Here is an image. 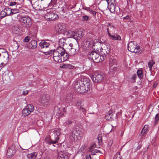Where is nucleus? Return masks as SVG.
Returning a JSON list of instances; mask_svg holds the SVG:
<instances>
[{
    "instance_id": "nucleus-1",
    "label": "nucleus",
    "mask_w": 159,
    "mask_h": 159,
    "mask_svg": "<svg viewBox=\"0 0 159 159\" xmlns=\"http://www.w3.org/2000/svg\"><path fill=\"white\" fill-rule=\"evenodd\" d=\"M75 89L77 92L83 93L86 92L90 89L91 85L89 79H84L80 82H76L74 85Z\"/></svg>"
},
{
    "instance_id": "nucleus-2",
    "label": "nucleus",
    "mask_w": 159,
    "mask_h": 159,
    "mask_svg": "<svg viewBox=\"0 0 159 159\" xmlns=\"http://www.w3.org/2000/svg\"><path fill=\"white\" fill-rule=\"evenodd\" d=\"M61 133V131L59 129L54 130L53 132V134L51 136L46 138L45 141L46 143L49 144H52L58 143L59 140L58 137Z\"/></svg>"
},
{
    "instance_id": "nucleus-3",
    "label": "nucleus",
    "mask_w": 159,
    "mask_h": 159,
    "mask_svg": "<svg viewBox=\"0 0 159 159\" xmlns=\"http://www.w3.org/2000/svg\"><path fill=\"white\" fill-rule=\"evenodd\" d=\"M44 12L45 14L44 18L47 20H57L59 18L58 15L54 12V11L52 9H48Z\"/></svg>"
},
{
    "instance_id": "nucleus-4",
    "label": "nucleus",
    "mask_w": 159,
    "mask_h": 159,
    "mask_svg": "<svg viewBox=\"0 0 159 159\" xmlns=\"http://www.w3.org/2000/svg\"><path fill=\"white\" fill-rule=\"evenodd\" d=\"M128 50L132 52L141 54L142 52L140 47L137 45L136 43L134 41L130 42L128 44Z\"/></svg>"
},
{
    "instance_id": "nucleus-5",
    "label": "nucleus",
    "mask_w": 159,
    "mask_h": 159,
    "mask_svg": "<svg viewBox=\"0 0 159 159\" xmlns=\"http://www.w3.org/2000/svg\"><path fill=\"white\" fill-rule=\"evenodd\" d=\"M89 58L91 59L95 63H98L104 60V57L103 56L100 55L95 52H92L88 55Z\"/></svg>"
},
{
    "instance_id": "nucleus-6",
    "label": "nucleus",
    "mask_w": 159,
    "mask_h": 159,
    "mask_svg": "<svg viewBox=\"0 0 159 159\" xmlns=\"http://www.w3.org/2000/svg\"><path fill=\"white\" fill-rule=\"evenodd\" d=\"M22 25L25 27L29 28L32 25L31 20L28 16L22 17L20 20Z\"/></svg>"
},
{
    "instance_id": "nucleus-7",
    "label": "nucleus",
    "mask_w": 159,
    "mask_h": 159,
    "mask_svg": "<svg viewBox=\"0 0 159 159\" xmlns=\"http://www.w3.org/2000/svg\"><path fill=\"white\" fill-rule=\"evenodd\" d=\"M61 47L53 51V57L54 60L56 62H61L62 57L61 56Z\"/></svg>"
},
{
    "instance_id": "nucleus-8",
    "label": "nucleus",
    "mask_w": 159,
    "mask_h": 159,
    "mask_svg": "<svg viewBox=\"0 0 159 159\" xmlns=\"http://www.w3.org/2000/svg\"><path fill=\"white\" fill-rule=\"evenodd\" d=\"M109 26H111V27H112L113 26H111L110 24H108L107 26V30L108 36L112 40H113L117 41V43H119V42L121 41L122 40L121 36L115 33L111 34L109 32V29L108 27Z\"/></svg>"
},
{
    "instance_id": "nucleus-9",
    "label": "nucleus",
    "mask_w": 159,
    "mask_h": 159,
    "mask_svg": "<svg viewBox=\"0 0 159 159\" xmlns=\"http://www.w3.org/2000/svg\"><path fill=\"white\" fill-rule=\"evenodd\" d=\"M34 110V107L33 105L31 104L28 105L22 110V115L24 116H27L32 112Z\"/></svg>"
},
{
    "instance_id": "nucleus-10",
    "label": "nucleus",
    "mask_w": 159,
    "mask_h": 159,
    "mask_svg": "<svg viewBox=\"0 0 159 159\" xmlns=\"http://www.w3.org/2000/svg\"><path fill=\"white\" fill-rule=\"evenodd\" d=\"M104 77L102 73L95 72L92 76L91 78L94 82L98 83L101 82L103 80Z\"/></svg>"
},
{
    "instance_id": "nucleus-11",
    "label": "nucleus",
    "mask_w": 159,
    "mask_h": 159,
    "mask_svg": "<svg viewBox=\"0 0 159 159\" xmlns=\"http://www.w3.org/2000/svg\"><path fill=\"white\" fill-rule=\"evenodd\" d=\"M39 102L44 106H47L50 102V100L47 95H41L39 100Z\"/></svg>"
},
{
    "instance_id": "nucleus-12",
    "label": "nucleus",
    "mask_w": 159,
    "mask_h": 159,
    "mask_svg": "<svg viewBox=\"0 0 159 159\" xmlns=\"http://www.w3.org/2000/svg\"><path fill=\"white\" fill-rule=\"evenodd\" d=\"M66 25L65 24H57L55 27V30L57 33L58 34H64L66 30Z\"/></svg>"
},
{
    "instance_id": "nucleus-13",
    "label": "nucleus",
    "mask_w": 159,
    "mask_h": 159,
    "mask_svg": "<svg viewBox=\"0 0 159 159\" xmlns=\"http://www.w3.org/2000/svg\"><path fill=\"white\" fill-rule=\"evenodd\" d=\"M71 139L73 140H80L81 138L80 132L76 130H73L71 133Z\"/></svg>"
},
{
    "instance_id": "nucleus-14",
    "label": "nucleus",
    "mask_w": 159,
    "mask_h": 159,
    "mask_svg": "<svg viewBox=\"0 0 159 159\" xmlns=\"http://www.w3.org/2000/svg\"><path fill=\"white\" fill-rule=\"evenodd\" d=\"M0 15L2 17L11 15V9L9 8H6L1 11Z\"/></svg>"
},
{
    "instance_id": "nucleus-15",
    "label": "nucleus",
    "mask_w": 159,
    "mask_h": 159,
    "mask_svg": "<svg viewBox=\"0 0 159 159\" xmlns=\"http://www.w3.org/2000/svg\"><path fill=\"white\" fill-rule=\"evenodd\" d=\"M16 152V150L14 146H12L11 147H9L7 152V156L9 157H12Z\"/></svg>"
},
{
    "instance_id": "nucleus-16",
    "label": "nucleus",
    "mask_w": 159,
    "mask_h": 159,
    "mask_svg": "<svg viewBox=\"0 0 159 159\" xmlns=\"http://www.w3.org/2000/svg\"><path fill=\"white\" fill-rule=\"evenodd\" d=\"M61 56L62 57L61 62L64 61H66L69 57L68 54L65 52V50L62 48H61Z\"/></svg>"
},
{
    "instance_id": "nucleus-17",
    "label": "nucleus",
    "mask_w": 159,
    "mask_h": 159,
    "mask_svg": "<svg viewBox=\"0 0 159 159\" xmlns=\"http://www.w3.org/2000/svg\"><path fill=\"white\" fill-rule=\"evenodd\" d=\"M57 159H69V157L66 153L60 151L58 153Z\"/></svg>"
},
{
    "instance_id": "nucleus-18",
    "label": "nucleus",
    "mask_w": 159,
    "mask_h": 159,
    "mask_svg": "<svg viewBox=\"0 0 159 159\" xmlns=\"http://www.w3.org/2000/svg\"><path fill=\"white\" fill-rule=\"evenodd\" d=\"M75 32L74 31H67L66 30L64 35L66 36L68 38H72L75 39Z\"/></svg>"
},
{
    "instance_id": "nucleus-19",
    "label": "nucleus",
    "mask_w": 159,
    "mask_h": 159,
    "mask_svg": "<svg viewBox=\"0 0 159 159\" xmlns=\"http://www.w3.org/2000/svg\"><path fill=\"white\" fill-rule=\"evenodd\" d=\"M37 43L36 41L32 40L29 43L28 47L29 48L34 49L37 47Z\"/></svg>"
},
{
    "instance_id": "nucleus-20",
    "label": "nucleus",
    "mask_w": 159,
    "mask_h": 159,
    "mask_svg": "<svg viewBox=\"0 0 159 159\" xmlns=\"http://www.w3.org/2000/svg\"><path fill=\"white\" fill-rule=\"evenodd\" d=\"M2 61L5 63V64L7 63L9 60V56L8 52L4 53L2 54Z\"/></svg>"
},
{
    "instance_id": "nucleus-21",
    "label": "nucleus",
    "mask_w": 159,
    "mask_h": 159,
    "mask_svg": "<svg viewBox=\"0 0 159 159\" xmlns=\"http://www.w3.org/2000/svg\"><path fill=\"white\" fill-rule=\"evenodd\" d=\"M83 31L82 30H80L75 32V38L74 39H80L83 37Z\"/></svg>"
},
{
    "instance_id": "nucleus-22",
    "label": "nucleus",
    "mask_w": 159,
    "mask_h": 159,
    "mask_svg": "<svg viewBox=\"0 0 159 159\" xmlns=\"http://www.w3.org/2000/svg\"><path fill=\"white\" fill-rule=\"evenodd\" d=\"M12 33L15 34H19L20 32V30L17 25L13 26L12 27Z\"/></svg>"
},
{
    "instance_id": "nucleus-23",
    "label": "nucleus",
    "mask_w": 159,
    "mask_h": 159,
    "mask_svg": "<svg viewBox=\"0 0 159 159\" xmlns=\"http://www.w3.org/2000/svg\"><path fill=\"white\" fill-rule=\"evenodd\" d=\"M108 7L111 12L114 13L115 11V2L108 5Z\"/></svg>"
},
{
    "instance_id": "nucleus-24",
    "label": "nucleus",
    "mask_w": 159,
    "mask_h": 159,
    "mask_svg": "<svg viewBox=\"0 0 159 159\" xmlns=\"http://www.w3.org/2000/svg\"><path fill=\"white\" fill-rule=\"evenodd\" d=\"M37 152H34L27 154V157L29 159H35L37 155Z\"/></svg>"
},
{
    "instance_id": "nucleus-25",
    "label": "nucleus",
    "mask_w": 159,
    "mask_h": 159,
    "mask_svg": "<svg viewBox=\"0 0 159 159\" xmlns=\"http://www.w3.org/2000/svg\"><path fill=\"white\" fill-rule=\"evenodd\" d=\"M39 45L41 48H47L48 47L49 45V43H47L44 41H42L39 44Z\"/></svg>"
},
{
    "instance_id": "nucleus-26",
    "label": "nucleus",
    "mask_w": 159,
    "mask_h": 159,
    "mask_svg": "<svg viewBox=\"0 0 159 159\" xmlns=\"http://www.w3.org/2000/svg\"><path fill=\"white\" fill-rule=\"evenodd\" d=\"M83 9L87 11H89L93 16H95L96 15V12L93 11L92 8L90 7H84Z\"/></svg>"
},
{
    "instance_id": "nucleus-27",
    "label": "nucleus",
    "mask_w": 159,
    "mask_h": 159,
    "mask_svg": "<svg viewBox=\"0 0 159 159\" xmlns=\"http://www.w3.org/2000/svg\"><path fill=\"white\" fill-rule=\"evenodd\" d=\"M116 65H109V70L110 73L111 74L113 73L116 70Z\"/></svg>"
},
{
    "instance_id": "nucleus-28",
    "label": "nucleus",
    "mask_w": 159,
    "mask_h": 159,
    "mask_svg": "<svg viewBox=\"0 0 159 159\" xmlns=\"http://www.w3.org/2000/svg\"><path fill=\"white\" fill-rule=\"evenodd\" d=\"M116 59L112 57L109 60V65H116Z\"/></svg>"
},
{
    "instance_id": "nucleus-29",
    "label": "nucleus",
    "mask_w": 159,
    "mask_h": 159,
    "mask_svg": "<svg viewBox=\"0 0 159 159\" xmlns=\"http://www.w3.org/2000/svg\"><path fill=\"white\" fill-rule=\"evenodd\" d=\"M155 61L153 60H150L148 63V66L150 70L152 69L153 65L155 64Z\"/></svg>"
},
{
    "instance_id": "nucleus-30",
    "label": "nucleus",
    "mask_w": 159,
    "mask_h": 159,
    "mask_svg": "<svg viewBox=\"0 0 159 159\" xmlns=\"http://www.w3.org/2000/svg\"><path fill=\"white\" fill-rule=\"evenodd\" d=\"M66 41V39L63 38H62L60 39L59 41V45L61 46H64V44H65Z\"/></svg>"
},
{
    "instance_id": "nucleus-31",
    "label": "nucleus",
    "mask_w": 159,
    "mask_h": 159,
    "mask_svg": "<svg viewBox=\"0 0 159 159\" xmlns=\"http://www.w3.org/2000/svg\"><path fill=\"white\" fill-rule=\"evenodd\" d=\"M73 99L72 95L71 94H69L67 95L66 97V100L68 102H70Z\"/></svg>"
},
{
    "instance_id": "nucleus-32",
    "label": "nucleus",
    "mask_w": 159,
    "mask_h": 159,
    "mask_svg": "<svg viewBox=\"0 0 159 159\" xmlns=\"http://www.w3.org/2000/svg\"><path fill=\"white\" fill-rule=\"evenodd\" d=\"M113 116V114H112V112L110 111L108 112L107 115L106 116V119L109 120V119H108L109 117H110V118H112Z\"/></svg>"
},
{
    "instance_id": "nucleus-33",
    "label": "nucleus",
    "mask_w": 159,
    "mask_h": 159,
    "mask_svg": "<svg viewBox=\"0 0 159 159\" xmlns=\"http://www.w3.org/2000/svg\"><path fill=\"white\" fill-rule=\"evenodd\" d=\"M137 74L139 78H142L143 76L142 71L141 70H138L137 71Z\"/></svg>"
},
{
    "instance_id": "nucleus-34",
    "label": "nucleus",
    "mask_w": 159,
    "mask_h": 159,
    "mask_svg": "<svg viewBox=\"0 0 159 159\" xmlns=\"http://www.w3.org/2000/svg\"><path fill=\"white\" fill-rule=\"evenodd\" d=\"M72 123V121L69 120H68L66 121L64 123V125L65 126H67L70 124H71Z\"/></svg>"
},
{
    "instance_id": "nucleus-35",
    "label": "nucleus",
    "mask_w": 159,
    "mask_h": 159,
    "mask_svg": "<svg viewBox=\"0 0 159 159\" xmlns=\"http://www.w3.org/2000/svg\"><path fill=\"white\" fill-rule=\"evenodd\" d=\"M148 126L147 125H145L144 126L143 128L142 129V130L144 133H145L146 134H147V131L148 129Z\"/></svg>"
},
{
    "instance_id": "nucleus-36",
    "label": "nucleus",
    "mask_w": 159,
    "mask_h": 159,
    "mask_svg": "<svg viewBox=\"0 0 159 159\" xmlns=\"http://www.w3.org/2000/svg\"><path fill=\"white\" fill-rule=\"evenodd\" d=\"M82 18V20L84 21H87L89 19V16L85 15H84Z\"/></svg>"
},
{
    "instance_id": "nucleus-37",
    "label": "nucleus",
    "mask_w": 159,
    "mask_h": 159,
    "mask_svg": "<svg viewBox=\"0 0 159 159\" xmlns=\"http://www.w3.org/2000/svg\"><path fill=\"white\" fill-rule=\"evenodd\" d=\"M34 7V8H37V9H40V6H39L38 4V2H34V3L33 4Z\"/></svg>"
},
{
    "instance_id": "nucleus-38",
    "label": "nucleus",
    "mask_w": 159,
    "mask_h": 159,
    "mask_svg": "<svg viewBox=\"0 0 159 159\" xmlns=\"http://www.w3.org/2000/svg\"><path fill=\"white\" fill-rule=\"evenodd\" d=\"M19 12L18 9H11V15L17 13Z\"/></svg>"
},
{
    "instance_id": "nucleus-39",
    "label": "nucleus",
    "mask_w": 159,
    "mask_h": 159,
    "mask_svg": "<svg viewBox=\"0 0 159 159\" xmlns=\"http://www.w3.org/2000/svg\"><path fill=\"white\" fill-rule=\"evenodd\" d=\"M30 39V38L28 36H26L23 39V42H29Z\"/></svg>"
},
{
    "instance_id": "nucleus-40",
    "label": "nucleus",
    "mask_w": 159,
    "mask_h": 159,
    "mask_svg": "<svg viewBox=\"0 0 159 159\" xmlns=\"http://www.w3.org/2000/svg\"><path fill=\"white\" fill-rule=\"evenodd\" d=\"M43 124V122L42 120H39L37 122V125L38 126H42Z\"/></svg>"
},
{
    "instance_id": "nucleus-41",
    "label": "nucleus",
    "mask_w": 159,
    "mask_h": 159,
    "mask_svg": "<svg viewBox=\"0 0 159 159\" xmlns=\"http://www.w3.org/2000/svg\"><path fill=\"white\" fill-rule=\"evenodd\" d=\"M91 151L92 152V154L93 155H94L96 154V153L99 152V150L97 149L92 150Z\"/></svg>"
},
{
    "instance_id": "nucleus-42",
    "label": "nucleus",
    "mask_w": 159,
    "mask_h": 159,
    "mask_svg": "<svg viewBox=\"0 0 159 159\" xmlns=\"http://www.w3.org/2000/svg\"><path fill=\"white\" fill-rule=\"evenodd\" d=\"M53 51H48L46 52H44L43 53L46 55L50 54L53 53Z\"/></svg>"
},
{
    "instance_id": "nucleus-43",
    "label": "nucleus",
    "mask_w": 159,
    "mask_h": 159,
    "mask_svg": "<svg viewBox=\"0 0 159 159\" xmlns=\"http://www.w3.org/2000/svg\"><path fill=\"white\" fill-rule=\"evenodd\" d=\"M155 120L156 121L159 120V114H157L156 115L155 117Z\"/></svg>"
},
{
    "instance_id": "nucleus-44",
    "label": "nucleus",
    "mask_w": 159,
    "mask_h": 159,
    "mask_svg": "<svg viewBox=\"0 0 159 159\" xmlns=\"http://www.w3.org/2000/svg\"><path fill=\"white\" fill-rule=\"evenodd\" d=\"M0 49L1 50V52L2 53L4 54V53L8 52L5 49L0 48Z\"/></svg>"
},
{
    "instance_id": "nucleus-45",
    "label": "nucleus",
    "mask_w": 159,
    "mask_h": 159,
    "mask_svg": "<svg viewBox=\"0 0 159 159\" xmlns=\"http://www.w3.org/2000/svg\"><path fill=\"white\" fill-rule=\"evenodd\" d=\"M103 50V52H106V53L107 54H108L110 52V49H108V48H107V50H106V49H104Z\"/></svg>"
},
{
    "instance_id": "nucleus-46",
    "label": "nucleus",
    "mask_w": 159,
    "mask_h": 159,
    "mask_svg": "<svg viewBox=\"0 0 159 159\" xmlns=\"http://www.w3.org/2000/svg\"><path fill=\"white\" fill-rule=\"evenodd\" d=\"M137 78V76L136 75H133L132 77V79L133 80H134Z\"/></svg>"
},
{
    "instance_id": "nucleus-47",
    "label": "nucleus",
    "mask_w": 159,
    "mask_h": 159,
    "mask_svg": "<svg viewBox=\"0 0 159 159\" xmlns=\"http://www.w3.org/2000/svg\"><path fill=\"white\" fill-rule=\"evenodd\" d=\"M95 145L94 144H93V145H91L90 147V148H89V151H91L92 150L93 148H94L95 147Z\"/></svg>"
},
{
    "instance_id": "nucleus-48",
    "label": "nucleus",
    "mask_w": 159,
    "mask_h": 159,
    "mask_svg": "<svg viewBox=\"0 0 159 159\" xmlns=\"http://www.w3.org/2000/svg\"><path fill=\"white\" fill-rule=\"evenodd\" d=\"M141 147V145H139L136 148V150L137 151L140 149Z\"/></svg>"
},
{
    "instance_id": "nucleus-49",
    "label": "nucleus",
    "mask_w": 159,
    "mask_h": 159,
    "mask_svg": "<svg viewBox=\"0 0 159 159\" xmlns=\"http://www.w3.org/2000/svg\"><path fill=\"white\" fill-rule=\"evenodd\" d=\"M16 4V2H12L10 3V5L11 6H13L15 5Z\"/></svg>"
},
{
    "instance_id": "nucleus-50",
    "label": "nucleus",
    "mask_w": 159,
    "mask_h": 159,
    "mask_svg": "<svg viewBox=\"0 0 159 159\" xmlns=\"http://www.w3.org/2000/svg\"><path fill=\"white\" fill-rule=\"evenodd\" d=\"M146 134L145 133H144V132H143V131L142 130L141 131L140 134V136H143V135H144L145 134Z\"/></svg>"
},
{
    "instance_id": "nucleus-51",
    "label": "nucleus",
    "mask_w": 159,
    "mask_h": 159,
    "mask_svg": "<svg viewBox=\"0 0 159 159\" xmlns=\"http://www.w3.org/2000/svg\"><path fill=\"white\" fill-rule=\"evenodd\" d=\"M28 93V91L27 90H26V91H24L23 92V94L24 95H26Z\"/></svg>"
},
{
    "instance_id": "nucleus-52",
    "label": "nucleus",
    "mask_w": 159,
    "mask_h": 159,
    "mask_svg": "<svg viewBox=\"0 0 159 159\" xmlns=\"http://www.w3.org/2000/svg\"><path fill=\"white\" fill-rule=\"evenodd\" d=\"M129 18V16L128 15H127L126 16L124 17L123 18V20H125V19L128 20Z\"/></svg>"
},
{
    "instance_id": "nucleus-53",
    "label": "nucleus",
    "mask_w": 159,
    "mask_h": 159,
    "mask_svg": "<svg viewBox=\"0 0 159 159\" xmlns=\"http://www.w3.org/2000/svg\"><path fill=\"white\" fill-rule=\"evenodd\" d=\"M69 46L70 47V48H69L70 49H73V50H75V49H74L72 48L73 46V44L72 43H70L69 44Z\"/></svg>"
},
{
    "instance_id": "nucleus-54",
    "label": "nucleus",
    "mask_w": 159,
    "mask_h": 159,
    "mask_svg": "<svg viewBox=\"0 0 159 159\" xmlns=\"http://www.w3.org/2000/svg\"><path fill=\"white\" fill-rule=\"evenodd\" d=\"M86 159H91V156L89 155H87L86 157Z\"/></svg>"
},
{
    "instance_id": "nucleus-55",
    "label": "nucleus",
    "mask_w": 159,
    "mask_h": 159,
    "mask_svg": "<svg viewBox=\"0 0 159 159\" xmlns=\"http://www.w3.org/2000/svg\"><path fill=\"white\" fill-rule=\"evenodd\" d=\"M54 4V3L53 2V0H51V1L50 3L49 4V5H50L51 6H52Z\"/></svg>"
},
{
    "instance_id": "nucleus-56",
    "label": "nucleus",
    "mask_w": 159,
    "mask_h": 159,
    "mask_svg": "<svg viewBox=\"0 0 159 159\" xmlns=\"http://www.w3.org/2000/svg\"><path fill=\"white\" fill-rule=\"evenodd\" d=\"M61 111H65V108H61L59 109Z\"/></svg>"
},
{
    "instance_id": "nucleus-57",
    "label": "nucleus",
    "mask_w": 159,
    "mask_h": 159,
    "mask_svg": "<svg viewBox=\"0 0 159 159\" xmlns=\"http://www.w3.org/2000/svg\"><path fill=\"white\" fill-rule=\"evenodd\" d=\"M113 159H121L119 157H114Z\"/></svg>"
},
{
    "instance_id": "nucleus-58",
    "label": "nucleus",
    "mask_w": 159,
    "mask_h": 159,
    "mask_svg": "<svg viewBox=\"0 0 159 159\" xmlns=\"http://www.w3.org/2000/svg\"><path fill=\"white\" fill-rule=\"evenodd\" d=\"M63 114H64V113L63 112H61L60 113V115L61 116V115H63Z\"/></svg>"
},
{
    "instance_id": "nucleus-59",
    "label": "nucleus",
    "mask_w": 159,
    "mask_h": 159,
    "mask_svg": "<svg viewBox=\"0 0 159 159\" xmlns=\"http://www.w3.org/2000/svg\"><path fill=\"white\" fill-rule=\"evenodd\" d=\"M157 85V84H153V87H155V86Z\"/></svg>"
},
{
    "instance_id": "nucleus-60",
    "label": "nucleus",
    "mask_w": 159,
    "mask_h": 159,
    "mask_svg": "<svg viewBox=\"0 0 159 159\" xmlns=\"http://www.w3.org/2000/svg\"><path fill=\"white\" fill-rule=\"evenodd\" d=\"M44 159H50L48 157H46Z\"/></svg>"
},
{
    "instance_id": "nucleus-61",
    "label": "nucleus",
    "mask_w": 159,
    "mask_h": 159,
    "mask_svg": "<svg viewBox=\"0 0 159 159\" xmlns=\"http://www.w3.org/2000/svg\"><path fill=\"white\" fill-rule=\"evenodd\" d=\"M3 64H4V62H2L1 63V65H3Z\"/></svg>"
},
{
    "instance_id": "nucleus-62",
    "label": "nucleus",
    "mask_w": 159,
    "mask_h": 159,
    "mask_svg": "<svg viewBox=\"0 0 159 159\" xmlns=\"http://www.w3.org/2000/svg\"><path fill=\"white\" fill-rule=\"evenodd\" d=\"M80 108H81L82 109H83V110H84V109L83 108H82V107H80ZM81 109H80V110H81Z\"/></svg>"
},
{
    "instance_id": "nucleus-63",
    "label": "nucleus",
    "mask_w": 159,
    "mask_h": 159,
    "mask_svg": "<svg viewBox=\"0 0 159 159\" xmlns=\"http://www.w3.org/2000/svg\"><path fill=\"white\" fill-rule=\"evenodd\" d=\"M1 53L0 52V57L1 56Z\"/></svg>"
}]
</instances>
